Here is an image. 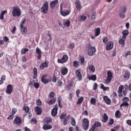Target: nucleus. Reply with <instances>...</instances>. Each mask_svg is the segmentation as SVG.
<instances>
[{"instance_id": "nucleus-1", "label": "nucleus", "mask_w": 131, "mask_h": 131, "mask_svg": "<svg viewBox=\"0 0 131 131\" xmlns=\"http://www.w3.org/2000/svg\"><path fill=\"white\" fill-rule=\"evenodd\" d=\"M87 49L88 55L91 56H94V54H95L97 51L96 47H92V45H91V43L88 44Z\"/></svg>"}, {"instance_id": "nucleus-2", "label": "nucleus", "mask_w": 131, "mask_h": 131, "mask_svg": "<svg viewBox=\"0 0 131 131\" xmlns=\"http://www.w3.org/2000/svg\"><path fill=\"white\" fill-rule=\"evenodd\" d=\"M49 98L50 99V100L46 101V103H47V104H49V105H52V104L56 103V98L55 97V92H50L49 94Z\"/></svg>"}, {"instance_id": "nucleus-3", "label": "nucleus", "mask_w": 131, "mask_h": 131, "mask_svg": "<svg viewBox=\"0 0 131 131\" xmlns=\"http://www.w3.org/2000/svg\"><path fill=\"white\" fill-rule=\"evenodd\" d=\"M12 13L13 17H20L21 16V10L17 6L13 7Z\"/></svg>"}, {"instance_id": "nucleus-4", "label": "nucleus", "mask_w": 131, "mask_h": 131, "mask_svg": "<svg viewBox=\"0 0 131 131\" xmlns=\"http://www.w3.org/2000/svg\"><path fill=\"white\" fill-rule=\"evenodd\" d=\"M40 10L41 13L43 14H45V15L48 14V12H49V3L47 1L44 2Z\"/></svg>"}, {"instance_id": "nucleus-5", "label": "nucleus", "mask_w": 131, "mask_h": 131, "mask_svg": "<svg viewBox=\"0 0 131 131\" xmlns=\"http://www.w3.org/2000/svg\"><path fill=\"white\" fill-rule=\"evenodd\" d=\"M107 77L106 79L105 80V83L106 84H108V83H110L111 82V80H112V78H113V74L111 71H108L107 73Z\"/></svg>"}, {"instance_id": "nucleus-6", "label": "nucleus", "mask_w": 131, "mask_h": 131, "mask_svg": "<svg viewBox=\"0 0 131 131\" xmlns=\"http://www.w3.org/2000/svg\"><path fill=\"white\" fill-rule=\"evenodd\" d=\"M68 61V55H64L62 58H58L57 60L58 63H60L61 64H63V63H66Z\"/></svg>"}, {"instance_id": "nucleus-7", "label": "nucleus", "mask_w": 131, "mask_h": 131, "mask_svg": "<svg viewBox=\"0 0 131 131\" xmlns=\"http://www.w3.org/2000/svg\"><path fill=\"white\" fill-rule=\"evenodd\" d=\"M63 6H62V4L60 5V13L62 16L66 17V16H68L70 14V10H66L63 11Z\"/></svg>"}, {"instance_id": "nucleus-8", "label": "nucleus", "mask_w": 131, "mask_h": 131, "mask_svg": "<svg viewBox=\"0 0 131 131\" xmlns=\"http://www.w3.org/2000/svg\"><path fill=\"white\" fill-rule=\"evenodd\" d=\"M82 122V126L84 129H85V130H88V129H89V119H88V118H84Z\"/></svg>"}, {"instance_id": "nucleus-9", "label": "nucleus", "mask_w": 131, "mask_h": 131, "mask_svg": "<svg viewBox=\"0 0 131 131\" xmlns=\"http://www.w3.org/2000/svg\"><path fill=\"white\" fill-rule=\"evenodd\" d=\"M47 75H44L42 76L41 78V81L43 82V83L47 84L52 81V79H51V78L49 79H47Z\"/></svg>"}, {"instance_id": "nucleus-10", "label": "nucleus", "mask_w": 131, "mask_h": 131, "mask_svg": "<svg viewBox=\"0 0 131 131\" xmlns=\"http://www.w3.org/2000/svg\"><path fill=\"white\" fill-rule=\"evenodd\" d=\"M16 113L17 109L15 108H12V112L10 115H9V117L7 118L8 120H12L13 118H14V115H15V114H16Z\"/></svg>"}, {"instance_id": "nucleus-11", "label": "nucleus", "mask_w": 131, "mask_h": 131, "mask_svg": "<svg viewBox=\"0 0 131 131\" xmlns=\"http://www.w3.org/2000/svg\"><path fill=\"white\" fill-rule=\"evenodd\" d=\"M22 123V119L19 117H16L14 121L13 124H16V125H20Z\"/></svg>"}, {"instance_id": "nucleus-12", "label": "nucleus", "mask_w": 131, "mask_h": 131, "mask_svg": "<svg viewBox=\"0 0 131 131\" xmlns=\"http://www.w3.org/2000/svg\"><path fill=\"white\" fill-rule=\"evenodd\" d=\"M12 92H13V86L11 84H8L7 87L6 93L8 95H11Z\"/></svg>"}, {"instance_id": "nucleus-13", "label": "nucleus", "mask_w": 131, "mask_h": 131, "mask_svg": "<svg viewBox=\"0 0 131 131\" xmlns=\"http://www.w3.org/2000/svg\"><path fill=\"white\" fill-rule=\"evenodd\" d=\"M57 113H58V106L55 105L51 112V115L52 116H56Z\"/></svg>"}, {"instance_id": "nucleus-14", "label": "nucleus", "mask_w": 131, "mask_h": 131, "mask_svg": "<svg viewBox=\"0 0 131 131\" xmlns=\"http://www.w3.org/2000/svg\"><path fill=\"white\" fill-rule=\"evenodd\" d=\"M113 46H114L113 42L109 41L108 42H107L106 47V51H110V50H112V49H113Z\"/></svg>"}, {"instance_id": "nucleus-15", "label": "nucleus", "mask_w": 131, "mask_h": 131, "mask_svg": "<svg viewBox=\"0 0 131 131\" xmlns=\"http://www.w3.org/2000/svg\"><path fill=\"white\" fill-rule=\"evenodd\" d=\"M59 4V1L58 0H54L53 1H52L50 3V7L51 9H54L55 7L57 6Z\"/></svg>"}, {"instance_id": "nucleus-16", "label": "nucleus", "mask_w": 131, "mask_h": 131, "mask_svg": "<svg viewBox=\"0 0 131 131\" xmlns=\"http://www.w3.org/2000/svg\"><path fill=\"white\" fill-rule=\"evenodd\" d=\"M60 72L62 75H66L68 73V69L65 67H63L60 69Z\"/></svg>"}, {"instance_id": "nucleus-17", "label": "nucleus", "mask_w": 131, "mask_h": 131, "mask_svg": "<svg viewBox=\"0 0 131 131\" xmlns=\"http://www.w3.org/2000/svg\"><path fill=\"white\" fill-rule=\"evenodd\" d=\"M75 4L76 5V8L78 11H80L81 10L82 7L81 6V3H80V2L79 1L77 0L75 2Z\"/></svg>"}, {"instance_id": "nucleus-18", "label": "nucleus", "mask_w": 131, "mask_h": 131, "mask_svg": "<svg viewBox=\"0 0 131 131\" xmlns=\"http://www.w3.org/2000/svg\"><path fill=\"white\" fill-rule=\"evenodd\" d=\"M49 66V62L47 61L43 62L41 63V66H40V69L41 70H43L45 68L48 67Z\"/></svg>"}, {"instance_id": "nucleus-19", "label": "nucleus", "mask_w": 131, "mask_h": 131, "mask_svg": "<svg viewBox=\"0 0 131 131\" xmlns=\"http://www.w3.org/2000/svg\"><path fill=\"white\" fill-rule=\"evenodd\" d=\"M103 100L106 103V104H107V105H111V100H110V99L108 98V96H103Z\"/></svg>"}, {"instance_id": "nucleus-20", "label": "nucleus", "mask_w": 131, "mask_h": 131, "mask_svg": "<svg viewBox=\"0 0 131 131\" xmlns=\"http://www.w3.org/2000/svg\"><path fill=\"white\" fill-rule=\"evenodd\" d=\"M126 39H125V38H123L122 37V38L119 40V43L121 45L122 47H124V46H125Z\"/></svg>"}, {"instance_id": "nucleus-21", "label": "nucleus", "mask_w": 131, "mask_h": 131, "mask_svg": "<svg viewBox=\"0 0 131 131\" xmlns=\"http://www.w3.org/2000/svg\"><path fill=\"white\" fill-rule=\"evenodd\" d=\"M20 31L23 35L26 34L27 33V28L24 26H20Z\"/></svg>"}, {"instance_id": "nucleus-22", "label": "nucleus", "mask_w": 131, "mask_h": 131, "mask_svg": "<svg viewBox=\"0 0 131 131\" xmlns=\"http://www.w3.org/2000/svg\"><path fill=\"white\" fill-rule=\"evenodd\" d=\"M51 128H53V126L50 124H45L43 126V129H45V130L51 129Z\"/></svg>"}, {"instance_id": "nucleus-23", "label": "nucleus", "mask_w": 131, "mask_h": 131, "mask_svg": "<svg viewBox=\"0 0 131 131\" xmlns=\"http://www.w3.org/2000/svg\"><path fill=\"white\" fill-rule=\"evenodd\" d=\"M35 110L36 112V113H37V115H41V112L42 111V110L41 108L40 107L36 106L35 108Z\"/></svg>"}, {"instance_id": "nucleus-24", "label": "nucleus", "mask_w": 131, "mask_h": 131, "mask_svg": "<svg viewBox=\"0 0 131 131\" xmlns=\"http://www.w3.org/2000/svg\"><path fill=\"white\" fill-rule=\"evenodd\" d=\"M76 76L78 77V80L79 81L82 79V76H81V73H80V72L79 71V70H77L76 71Z\"/></svg>"}, {"instance_id": "nucleus-25", "label": "nucleus", "mask_w": 131, "mask_h": 131, "mask_svg": "<svg viewBox=\"0 0 131 131\" xmlns=\"http://www.w3.org/2000/svg\"><path fill=\"white\" fill-rule=\"evenodd\" d=\"M127 10V7H126V6H121L120 9L119 13H126Z\"/></svg>"}, {"instance_id": "nucleus-26", "label": "nucleus", "mask_w": 131, "mask_h": 131, "mask_svg": "<svg viewBox=\"0 0 131 131\" xmlns=\"http://www.w3.org/2000/svg\"><path fill=\"white\" fill-rule=\"evenodd\" d=\"M101 33V29L100 28H96L94 30L95 36H99L100 33Z\"/></svg>"}, {"instance_id": "nucleus-27", "label": "nucleus", "mask_w": 131, "mask_h": 131, "mask_svg": "<svg viewBox=\"0 0 131 131\" xmlns=\"http://www.w3.org/2000/svg\"><path fill=\"white\" fill-rule=\"evenodd\" d=\"M128 33H129V32H128V30H124L122 31V37L123 38L126 39V36L128 35Z\"/></svg>"}, {"instance_id": "nucleus-28", "label": "nucleus", "mask_w": 131, "mask_h": 131, "mask_svg": "<svg viewBox=\"0 0 131 131\" xmlns=\"http://www.w3.org/2000/svg\"><path fill=\"white\" fill-rule=\"evenodd\" d=\"M108 119H109V118L108 117L107 114L104 113L102 117L103 122H104V123H106V122H107V121H108Z\"/></svg>"}, {"instance_id": "nucleus-29", "label": "nucleus", "mask_w": 131, "mask_h": 131, "mask_svg": "<svg viewBox=\"0 0 131 131\" xmlns=\"http://www.w3.org/2000/svg\"><path fill=\"white\" fill-rule=\"evenodd\" d=\"M101 124L99 122H95L94 125L92 126V128L93 129H96V127H100L101 126Z\"/></svg>"}, {"instance_id": "nucleus-30", "label": "nucleus", "mask_w": 131, "mask_h": 131, "mask_svg": "<svg viewBox=\"0 0 131 131\" xmlns=\"http://www.w3.org/2000/svg\"><path fill=\"white\" fill-rule=\"evenodd\" d=\"M88 69L90 70L92 72L94 73L95 71H96V69L95 68V67L93 64H89L88 65Z\"/></svg>"}, {"instance_id": "nucleus-31", "label": "nucleus", "mask_w": 131, "mask_h": 131, "mask_svg": "<svg viewBox=\"0 0 131 131\" xmlns=\"http://www.w3.org/2000/svg\"><path fill=\"white\" fill-rule=\"evenodd\" d=\"M88 78L89 80L95 81V80H97V76L96 75H92L91 76H89Z\"/></svg>"}, {"instance_id": "nucleus-32", "label": "nucleus", "mask_w": 131, "mask_h": 131, "mask_svg": "<svg viewBox=\"0 0 131 131\" xmlns=\"http://www.w3.org/2000/svg\"><path fill=\"white\" fill-rule=\"evenodd\" d=\"M8 13V11L7 10H4L2 12L1 14L0 15V19L1 20H3L4 19V16L6 15Z\"/></svg>"}, {"instance_id": "nucleus-33", "label": "nucleus", "mask_w": 131, "mask_h": 131, "mask_svg": "<svg viewBox=\"0 0 131 131\" xmlns=\"http://www.w3.org/2000/svg\"><path fill=\"white\" fill-rule=\"evenodd\" d=\"M83 102V97H80L78 99V101H77V105H80L81 103Z\"/></svg>"}, {"instance_id": "nucleus-34", "label": "nucleus", "mask_w": 131, "mask_h": 131, "mask_svg": "<svg viewBox=\"0 0 131 131\" xmlns=\"http://www.w3.org/2000/svg\"><path fill=\"white\" fill-rule=\"evenodd\" d=\"M33 73H34V77L33 78L34 79H36L37 76V69H36V68H34L33 69Z\"/></svg>"}, {"instance_id": "nucleus-35", "label": "nucleus", "mask_w": 131, "mask_h": 131, "mask_svg": "<svg viewBox=\"0 0 131 131\" xmlns=\"http://www.w3.org/2000/svg\"><path fill=\"white\" fill-rule=\"evenodd\" d=\"M100 88L104 92H106V91H107L110 89L109 87H105L103 84H100Z\"/></svg>"}, {"instance_id": "nucleus-36", "label": "nucleus", "mask_w": 131, "mask_h": 131, "mask_svg": "<svg viewBox=\"0 0 131 131\" xmlns=\"http://www.w3.org/2000/svg\"><path fill=\"white\" fill-rule=\"evenodd\" d=\"M121 116V113L119 110H117L115 113V117L116 118H119Z\"/></svg>"}, {"instance_id": "nucleus-37", "label": "nucleus", "mask_w": 131, "mask_h": 131, "mask_svg": "<svg viewBox=\"0 0 131 131\" xmlns=\"http://www.w3.org/2000/svg\"><path fill=\"white\" fill-rule=\"evenodd\" d=\"M124 89V86L121 85L119 87V90L118 92L119 93V94H121V93H122V90H123Z\"/></svg>"}, {"instance_id": "nucleus-38", "label": "nucleus", "mask_w": 131, "mask_h": 131, "mask_svg": "<svg viewBox=\"0 0 131 131\" xmlns=\"http://www.w3.org/2000/svg\"><path fill=\"white\" fill-rule=\"evenodd\" d=\"M119 16L121 19H124L126 17L125 13L124 12H120L119 13Z\"/></svg>"}, {"instance_id": "nucleus-39", "label": "nucleus", "mask_w": 131, "mask_h": 131, "mask_svg": "<svg viewBox=\"0 0 131 131\" xmlns=\"http://www.w3.org/2000/svg\"><path fill=\"white\" fill-rule=\"evenodd\" d=\"M24 111H25L26 113H28L29 112V107L28 106L24 105L23 107Z\"/></svg>"}, {"instance_id": "nucleus-40", "label": "nucleus", "mask_w": 131, "mask_h": 131, "mask_svg": "<svg viewBox=\"0 0 131 131\" xmlns=\"http://www.w3.org/2000/svg\"><path fill=\"white\" fill-rule=\"evenodd\" d=\"M90 102L92 105H96V100L95 98H91Z\"/></svg>"}, {"instance_id": "nucleus-41", "label": "nucleus", "mask_w": 131, "mask_h": 131, "mask_svg": "<svg viewBox=\"0 0 131 131\" xmlns=\"http://www.w3.org/2000/svg\"><path fill=\"white\" fill-rule=\"evenodd\" d=\"M44 121H45L47 124H49L50 122H52V119L50 118H46L45 119Z\"/></svg>"}, {"instance_id": "nucleus-42", "label": "nucleus", "mask_w": 131, "mask_h": 131, "mask_svg": "<svg viewBox=\"0 0 131 131\" xmlns=\"http://www.w3.org/2000/svg\"><path fill=\"white\" fill-rule=\"evenodd\" d=\"M71 124L73 126H75V125L76 124L75 119H74L73 117L71 118Z\"/></svg>"}, {"instance_id": "nucleus-43", "label": "nucleus", "mask_w": 131, "mask_h": 131, "mask_svg": "<svg viewBox=\"0 0 131 131\" xmlns=\"http://www.w3.org/2000/svg\"><path fill=\"white\" fill-rule=\"evenodd\" d=\"M79 21H85L86 20V16L84 15H82L79 17Z\"/></svg>"}, {"instance_id": "nucleus-44", "label": "nucleus", "mask_w": 131, "mask_h": 131, "mask_svg": "<svg viewBox=\"0 0 131 131\" xmlns=\"http://www.w3.org/2000/svg\"><path fill=\"white\" fill-rule=\"evenodd\" d=\"M29 51V49L28 48H24L22 49L21 54H24V55H25L26 54V52H28Z\"/></svg>"}, {"instance_id": "nucleus-45", "label": "nucleus", "mask_w": 131, "mask_h": 131, "mask_svg": "<svg viewBox=\"0 0 131 131\" xmlns=\"http://www.w3.org/2000/svg\"><path fill=\"white\" fill-rule=\"evenodd\" d=\"M58 103L59 108H63V106L61 105V97H60L58 98Z\"/></svg>"}, {"instance_id": "nucleus-46", "label": "nucleus", "mask_w": 131, "mask_h": 131, "mask_svg": "<svg viewBox=\"0 0 131 131\" xmlns=\"http://www.w3.org/2000/svg\"><path fill=\"white\" fill-rule=\"evenodd\" d=\"M79 65V62H78L77 61H75L73 62V66L74 67H78V66Z\"/></svg>"}, {"instance_id": "nucleus-47", "label": "nucleus", "mask_w": 131, "mask_h": 131, "mask_svg": "<svg viewBox=\"0 0 131 131\" xmlns=\"http://www.w3.org/2000/svg\"><path fill=\"white\" fill-rule=\"evenodd\" d=\"M128 103L126 101H124V102L121 104L120 107H122V106H126L127 107L128 106Z\"/></svg>"}, {"instance_id": "nucleus-48", "label": "nucleus", "mask_w": 131, "mask_h": 131, "mask_svg": "<svg viewBox=\"0 0 131 131\" xmlns=\"http://www.w3.org/2000/svg\"><path fill=\"white\" fill-rule=\"evenodd\" d=\"M36 53L38 55L41 54V51H40V49L39 48H36Z\"/></svg>"}, {"instance_id": "nucleus-49", "label": "nucleus", "mask_w": 131, "mask_h": 131, "mask_svg": "<svg viewBox=\"0 0 131 131\" xmlns=\"http://www.w3.org/2000/svg\"><path fill=\"white\" fill-rule=\"evenodd\" d=\"M108 123L110 125H113V123H114V120H113V119H110Z\"/></svg>"}, {"instance_id": "nucleus-50", "label": "nucleus", "mask_w": 131, "mask_h": 131, "mask_svg": "<svg viewBox=\"0 0 131 131\" xmlns=\"http://www.w3.org/2000/svg\"><path fill=\"white\" fill-rule=\"evenodd\" d=\"M80 61L81 62V65H82L83 63H84V57H81Z\"/></svg>"}, {"instance_id": "nucleus-51", "label": "nucleus", "mask_w": 131, "mask_h": 131, "mask_svg": "<svg viewBox=\"0 0 131 131\" xmlns=\"http://www.w3.org/2000/svg\"><path fill=\"white\" fill-rule=\"evenodd\" d=\"M64 25H66L67 27H69L70 26V21L68 20L64 23Z\"/></svg>"}, {"instance_id": "nucleus-52", "label": "nucleus", "mask_w": 131, "mask_h": 131, "mask_svg": "<svg viewBox=\"0 0 131 131\" xmlns=\"http://www.w3.org/2000/svg\"><path fill=\"white\" fill-rule=\"evenodd\" d=\"M26 23V18L24 19V20L21 21L20 23V26H24V24Z\"/></svg>"}, {"instance_id": "nucleus-53", "label": "nucleus", "mask_w": 131, "mask_h": 131, "mask_svg": "<svg viewBox=\"0 0 131 131\" xmlns=\"http://www.w3.org/2000/svg\"><path fill=\"white\" fill-rule=\"evenodd\" d=\"M36 104L37 106H41V101H40V100H37Z\"/></svg>"}, {"instance_id": "nucleus-54", "label": "nucleus", "mask_w": 131, "mask_h": 131, "mask_svg": "<svg viewBox=\"0 0 131 131\" xmlns=\"http://www.w3.org/2000/svg\"><path fill=\"white\" fill-rule=\"evenodd\" d=\"M96 16H97V13H94L92 16V17H91V19L92 20H95V19H96Z\"/></svg>"}, {"instance_id": "nucleus-55", "label": "nucleus", "mask_w": 131, "mask_h": 131, "mask_svg": "<svg viewBox=\"0 0 131 131\" xmlns=\"http://www.w3.org/2000/svg\"><path fill=\"white\" fill-rule=\"evenodd\" d=\"M34 88H35V89H38L39 88V83H35L34 84Z\"/></svg>"}, {"instance_id": "nucleus-56", "label": "nucleus", "mask_w": 131, "mask_h": 131, "mask_svg": "<svg viewBox=\"0 0 131 131\" xmlns=\"http://www.w3.org/2000/svg\"><path fill=\"white\" fill-rule=\"evenodd\" d=\"M124 77L126 78V79H128V78H129V73L125 74Z\"/></svg>"}, {"instance_id": "nucleus-57", "label": "nucleus", "mask_w": 131, "mask_h": 131, "mask_svg": "<svg viewBox=\"0 0 131 131\" xmlns=\"http://www.w3.org/2000/svg\"><path fill=\"white\" fill-rule=\"evenodd\" d=\"M66 117V114H62L60 115V119H64Z\"/></svg>"}, {"instance_id": "nucleus-58", "label": "nucleus", "mask_w": 131, "mask_h": 131, "mask_svg": "<svg viewBox=\"0 0 131 131\" xmlns=\"http://www.w3.org/2000/svg\"><path fill=\"white\" fill-rule=\"evenodd\" d=\"M97 88H98V84H97V83H95L93 86V90H94V91H96Z\"/></svg>"}, {"instance_id": "nucleus-59", "label": "nucleus", "mask_w": 131, "mask_h": 131, "mask_svg": "<svg viewBox=\"0 0 131 131\" xmlns=\"http://www.w3.org/2000/svg\"><path fill=\"white\" fill-rule=\"evenodd\" d=\"M47 35L49 37V38H48L49 40L51 41V40H52V35H51V33H47Z\"/></svg>"}, {"instance_id": "nucleus-60", "label": "nucleus", "mask_w": 131, "mask_h": 131, "mask_svg": "<svg viewBox=\"0 0 131 131\" xmlns=\"http://www.w3.org/2000/svg\"><path fill=\"white\" fill-rule=\"evenodd\" d=\"M82 115H86V116H88V115H89V113L88 112V111L85 110L83 112Z\"/></svg>"}, {"instance_id": "nucleus-61", "label": "nucleus", "mask_w": 131, "mask_h": 131, "mask_svg": "<svg viewBox=\"0 0 131 131\" xmlns=\"http://www.w3.org/2000/svg\"><path fill=\"white\" fill-rule=\"evenodd\" d=\"M76 96L77 97H79V94H80V90H77L76 92Z\"/></svg>"}, {"instance_id": "nucleus-62", "label": "nucleus", "mask_w": 131, "mask_h": 131, "mask_svg": "<svg viewBox=\"0 0 131 131\" xmlns=\"http://www.w3.org/2000/svg\"><path fill=\"white\" fill-rule=\"evenodd\" d=\"M123 100L124 102H128V101H129V99L127 97L123 98Z\"/></svg>"}, {"instance_id": "nucleus-63", "label": "nucleus", "mask_w": 131, "mask_h": 131, "mask_svg": "<svg viewBox=\"0 0 131 131\" xmlns=\"http://www.w3.org/2000/svg\"><path fill=\"white\" fill-rule=\"evenodd\" d=\"M129 55H131V51H128L127 53H126V54L125 55V57H126L128 56H129Z\"/></svg>"}, {"instance_id": "nucleus-64", "label": "nucleus", "mask_w": 131, "mask_h": 131, "mask_svg": "<svg viewBox=\"0 0 131 131\" xmlns=\"http://www.w3.org/2000/svg\"><path fill=\"white\" fill-rule=\"evenodd\" d=\"M126 123L128 125H131V120H128L126 121Z\"/></svg>"}]
</instances>
